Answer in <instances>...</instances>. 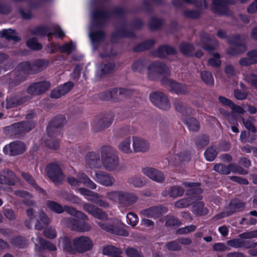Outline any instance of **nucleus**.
<instances>
[{
	"label": "nucleus",
	"mask_w": 257,
	"mask_h": 257,
	"mask_svg": "<svg viewBox=\"0 0 257 257\" xmlns=\"http://www.w3.org/2000/svg\"><path fill=\"white\" fill-rule=\"evenodd\" d=\"M148 70V78L150 80H157L163 76L161 79V82L164 85H168L170 87V91L182 95H186L188 93L187 85L168 78L170 76V71L165 63L156 61L150 65Z\"/></svg>",
	"instance_id": "1"
},
{
	"label": "nucleus",
	"mask_w": 257,
	"mask_h": 257,
	"mask_svg": "<svg viewBox=\"0 0 257 257\" xmlns=\"http://www.w3.org/2000/svg\"><path fill=\"white\" fill-rule=\"evenodd\" d=\"M66 123V117L63 114H58L50 121L46 128L49 138L45 142L47 147L54 150L59 149V139L62 137V128Z\"/></svg>",
	"instance_id": "2"
},
{
	"label": "nucleus",
	"mask_w": 257,
	"mask_h": 257,
	"mask_svg": "<svg viewBox=\"0 0 257 257\" xmlns=\"http://www.w3.org/2000/svg\"><path fill=\"white\" fill-rule=\"evenodd\" d=\"M217 36L220 39H226L227 43L230 46L226 50L227 54L229 55L235 56L243 53L247 50L244 39L242 38L241 34H236L227 36L224 31L219 30L217 33Z\"/></svg>",
	"instance_id": "3"
},
{
	"label": "nucleus",
	"mask_w": 257,
	"mask_h": 257,
	"mask_svg": "<svg viewBox=\"0 0 257 257\" xmlns=\"http://www.w3.org/2000/svg\"><path fill=\"white\" fill-rule=\"evenodd\" d=\"M126 12L121 7H116L111 12L103 9H96L92 12V17L94 24L97 27L104 26L112 15L120 19H124Z\"/></svg>",
	"instance_id": "4"
},
{
	"label": "nucleus",
	"mask_w": 257,
	"mask_h": 257,
	"mask_svg": "<svg viewBox=\"0 0 257 257\" xmlns=\"http://www.w3.org/2000/svg\"><path fill=\"white\" fill-rule=\"evenodd\" d=\"M101 160L105 168L109 171L115 169L118 165L119 160L116 152L110 146L102 147Z\"/></svg>",
	"instance_id": "5"
},
{
	"label": "nucleus",
	"mask_w": 257,
	"mask_h": 257,
	"mask_svg": "<svg viewBox=\"0 0 257 257\" xmlns=\"http://www.w3.org/2000/svg\"><path fill=\"white\" fill-rule=\"evenodd\" d=\"M109 199L117 200L119 204L123 207H129L135 203L138 197L134 193L123 191H112L107 194Z\"/></svg>",
	"instance_id": "6"
},
{
	"label": "nucleus",
	"mask_w": 257,
	"mask_h": 257,
	"mask_svg": "<svg viewBox=\"0 0 257 257\" xmlns=\"http://www.w3.org/2000/svg\"><path fill=\"white\" fill-rule=\"evenodd\" d=\"M34 126L35 124L33 121L25 120L14 123L6 127V128L8 130L11 136L18 138L30 131Z\"/></svg>",
	"instance_id": "7"
},
{
	"label": "nucleus",
	"mask_w": 257,
	"mask_h": 257,
	"mask_svg": "<svg viewBox=\"0 0 257 257\" xmlns=\"http://www.w3.org/2000/svg\"><path fill=\"white\" fill-rule=\"evenodd\" d=\"M114 115L112 113L101 114L97 115L92 123V127L96 132L108 127L112 123Z\"/></svg>",
	"instance_id": "8"
},
{
	"label": "nucleus",
	"mask_w": 257,
	"mask_h": 257,
	"mask_svg": "<svg viewBox=\"0 0 257 257\" xmlns=\"http://www.w3.org/2000/svg\"><path fill=\"white\" fill-rule=\"evenodd\" d=\"M45 171L48 177L54 183L61 182L64 178V174L58 162L47 164Z\"/></svg>",
	"instance_id": "9"
},
{
	"label": "nucleus",
	"mask_w": 257,
	"mask_h": 257,
	"mask_svg": "<svg viewBox=\"0 0 257 257\" xmlns=\"http://www.w3.org/2000/svg\"><path fill=\"white\" fill-rule=\"evenodd\" d=\"M26 151L25 143L20 141H15L5 145L3 149L5 155L16 156L23 154Z\"/></svg>",
	"instance_id": "10"
},
{
	"label": "nucleus",
	"mask_w": 257,
	"mask_h": 257,
	"mask_svg": "<svg viewBox=\"0 0 257 257\" xmlns=\"http://www.w3.org/2000/svg\"><path fill=\"white\" fill-rule=\"evenodd\" d=\"M150 98L152 103L161 109L168 110L171 107L169 99L163 92H152L150 94Z\"/></svg>",
	"instance_id": "11"
},
{
	"label": "nucleus",
	"mask_w": 257,
	"mask_h": 257,
	"mask_svg": "<svg viewBox=\"0 0 257 257\" xmlns=\"http://www.w3.org/2000/svg\"><path fill=\"white\" fill-rule=\"evenodd\" d=\"M88 220L86 218H70L68 220V225L72 230L79 232H85L89 231L91 226L87 222Z\"/></svg>",
	"instance_id": "12"
},
{
	"label": "nucleus",
	"mask_w": 257,
	"mask_h": 257,
	"mask_svg": "<svg viewBox=\"0 0 257 257\" xmlns=\"http://www.w3.org/2000/svg\"><path fill=\"white\" fill-rule=\"evenodd\" d=\"M92 241L87 236H81L76 237L73 240L75 250L79 253H83L91 249Z\"/></svg>",
	"instance_id": "13"
},
{
	"label": "nucleus",
	"mask_w": 257,
	"mask_h": 257,
	"mask_svg": "<svg viewBox=\"0 0 257 257\" xmlns=\"http://www.w3.org/2000/svg\"><path fill=\"white\" fill-rule=\"evenodd\" d=\"M51 86L48 81H41L31 83L27 89V92L32 95H40L47 91Z\"/></svg>",
	"instance_id": "14"
},
{
	"label": "nucleus",
	"mask_w": 257,
	"mask_h": 257,
	"mask_svg": "<svg viewBox=\"0 0 257 257\" xmlns=\"http://www.w3.org/2000/svg\"><path fill=\"white\" fill-rule=\"evenodd\" d=\"M200 39L202 48L209 53L213 52L218 47V42L215 39H212L206 33H201Z\"/></svg>",
	"instance_id": "15"
},
{
	"label": "nucleus",
	"mask_w": 257,
	"mask_h": 257,
	"mask_svg": "<svg viewBox=\"0 0 257 257\" xmlns=\"http://www.w3.org/2000/svg\"><path fill=\"white\" fill-rule=\"evenodd\" d=\"M235 3V0H212L211 10L215 14L223 15L228 10V5Z\"/></svg>",
	"instance_id": "16"
},
{
	"label": "nucleus",
	"mask_w": 257,
	"mask_h": 257,
	"mask_svg": "<svg viewBox=\"0 0 257 257\" xmlns=\"http://www.w3.org/2000/svg\"><path fill=\"white\" fill-rule=\"evenodd\" d=\"M73 87V82L68 81L53 89L50 92V97L52 98H59L70 91Z\"/></svg>",
	"instance_id": "17"
},
{
	"label": "nucleus",
	"mask_w": 257,
	"mask_h": 257,
	"mask_svg": "<svg viewBox=\"0 0 257 257\" xmlns=\"http://www.w3.org/2000/svg\"><path fill=\"white\" fill-rule=\"evenodd\" d=\"M176 54V49L173 47L168 45H160L157 49L151 52L152 55L160 58H164L167 56L173 55Z\"/></svg>",
	"instance_id": "18"
},
{
	"label": "nucleus",
	"mask_w": 257,
	"mask_h": 257,
	"mask_svg": "<svg viewBox=\"0 0 257 257\" xmlns=\"http://www.w3.org/2000/svg\"><path fill=\"white\" fill-rule=\"evenodd\" d=\"M143 173L149 178L158 183H163L165 177L164 173L154 168L145 167L142 169Z\"/></svg>",
	"instance_id": "19"
},
{
	"label": "nucleus",
	"mask_w": 257,
	"mask_h": 257,
	"mask_svg": "<svg viewBox=\"0 0 257 257\" xmlns=\"http://www.w3.org/2000/svg\"><path fill=\"white\" fill-rule=\"evenodd\" d=\"M95 177V181L102 185L108 187L112 186L114 183V178L104 171H96Z\"/></svg>",
	"instance_id": "20"
},
{
	"label": "nucleus",
	"mask_w": 257,
	"mask_h": 257,
	"mask_svg": "<svg viewBox=\"0 0 257 257\" xmlns=\"http://www.w3.org/2000/svg\"><path fill=\"white\" fill-rule=\"evenodd\" d=\"M98 225L102 229L112 234L123 236H127L128 235V232L127 230L112 224L106 222H98Z\"/></svg>",
	"instance_id": "21"
},
{
	"label": "nucleus",
	"mask_w": 257,
	"mask_h": 257,
	"mask_svg": "<svg viewBox=\"0 0 257 257\" xmlns=\"http://www.w3.org/2000/svg\"><path fill=\"white\" fill-rule=\"evenodd\" d=\"M245 206V203L238 199L231 200L228 205L225 207L226 213L227 216H230L237 211L243 210Z\"/></svg>",
	"instance_id": "22"
},
{
	"label": "nucleus",
	"mask_w": 257,
	"mask_h": 257,
	"mask_svg": "<svg viewBox=\"0 0 257 257\" xmlns=\"http://www.w3.org/2000/svg\"><path fill=\"white\" fill-rule=\"evenodd\" d=\"M29 99L28 96L7 97L6 99V107L7 109L16 107L27 102Z\"/></svg>",
	"instance_id": "23"
},
{
	"label": "nucleus",
	"mask_w": 257,
	"mask_h": 257,
	"mask_svg": "<svg viewBox=\"0 0 257 257\" xmlns=\"http://www.w3.org/2000/svg\"><path fill=\"white\" fill-rule=\"evenodd\" d=\"M125 25V22H124L121 28L117 29L111 34L112 41L120 38H134L136 37L135 33L126 29Z\"/></svg>",
	"instance_id": "24"
},
{
	"label": "nucleus",
	"mask_w": 257,
	"mask_h": 257,
	"mask_svg": "<svg viewBox=\"0 0 257 257\" xmlns=\"http://www.w3.org/2000/svg\"><path fill=\"white\" fill-rule=\"evenodd\" d=\"M152 62L147 66L148 60L146 58H140L135 61L132 65V69L134 72L143 73L146 70V68L148 70V67L150 66ZM149 75V70H148V75Z\"/></svg>",
	"instance_id": "25"
},
{
	"label": "nucleus",
	"mask_w": 257,
	"mask_h": 257,
	"mask_svg": "<svg viewBox=\"0 0 257 257\" xmlns=\"http://www.w3.org/2000/svg\"><path fill=\"white\" fill-rule=\"evenodd\" d=\"M99 98L103 101L112 100L114 101H117L119 99L118 97V88H113L109 90L102 92L99 94Z\"/></svg>",
	"instance_id": "26"
},
{
	"label": "nucleus",
	"mask_w": 257,
	"mask_h": 257,
	"mask_svg": "<svg viewBox=\"0 0 257 257\" xmlns=\"http://www.w3.org/2000/svg\"><path fill=\"white\" fill-rule=\"evenodd\" d=\"M133 146L135 152H145L149 148L148 142L138 137H133Z\"/></svg>",
	"instance_id": "27"
},
{
	"label": "nucleus",
	"mask_w": 257,
	"mask_h": 257,
	"mask_svg": "<svg viewBox=\"0 0 257 257\" xmlns=\"http://www.w3.org/2000/svg\"><path fill=\"white\" fill-rule=\"evenodd\" d=\"M49 63V60L46 59H38L32 62L33 74H37L45 69Z\"/></svg>",
	"instance_id": "28"
},
{
	"label": "nucleus",
	"mask_w": 257,
	"mask_h": 257,
	"mask_svg": "<svg viewBox=\"0 0 257 257\" xmlns=\"http://www.w3.org/2000/svg\"><path fill=\"white\" fill-rule=\"evenodd\" d=\"M86 160L90 168H98L100 167V156L98 153H89L86 156Z\"/></svg>",
	"instance_id": "29"
},
{
	"label": "nucleus",
	"mask_w": 257,
	"mask_h": 257,
	"mask_svg": "<svg viewBox=\"0 0 257 257\" xmlns=\"http://www.w3.org/2000/svg\"><path fill=\"white\" fill-rule=\"evenodd\" d=\"M6 173L8 176L0 174V184L9 186H14L16 184V175L13 171L7 170Z\"/></svg>",
	"instance_id": "30"
},
{
	"label": "nucleus",
	"mask_w": 257,
	"mask_h": 257,
	"mask_svg": "<svg viewBox=\"0 0 257 257\" xmlns=\"http://www.w3.org/2000/svg\"><path fill=\"white\" fill-rule=\"evenodd\" d=\"M182 121L187 126L190 131L193 132H197L200 128V123L199 121L193 117H185L183 116L181 117Z\"/></svg>",
	"instance_id": "31"
},
{
	"label": "nucleus",
	"mask_w": 257,
	"mask_h": 257,
	"mask_svg": "<svg viewBox=\"0 0 257 257\" xmlns=\"http://www.w3.org/2000/svg\"><path fill=\"white\" fill-rule=\"evenodd\" d=\"M155 42L153 39H147L134 47L133 48V51L134 52L139 53L149 50L153 47Z\"/></svg>",
	"instance_id": "32"
},
{
	"label": "nucleus",
	"mask_w": 257,
	"mask_h": 257,
	"mask_svg": "<svg viewBox=\"0 0 257 257\" xmlns=\"http://www.w3.org/2000/svg\"><path fill=\"white\" fill-rule=\"evenodd\" d=\"M21 175L23 178L27 183L32 186L36 190L42 194L43 195H46L47 193L46 191L37 185L36 181L32 175L26 172H23Z\"/></svg>",
	"instance_id": "33"
},
{
	"label": "nucleus",
	"mask_w": 257,
	"mask_h": 257,
	"mask_svg": "<svg viewBox=\"0 0 257 257\" xmlns=\"http://www.w3.org/2000/svg\"><path fill=\"white\" fill-rule=\"evenodd\" d=\"M141 214L148 218H156L161 214V206H153L143 210Z\"/></svg>",
	"instance_id": "34"
},
{
	"label": "nucleus",
	"mask_w": 257,
	"mask_h": 257,
	"mask_svg": "<svg viewBox=\"0 0 257 257\" xmlns=\"http://www.w3.org/2000/svg\"><path fill=\"white\" fill-rule=\"evenodd\" d=\"M50 223V220L47 215L44 212H41L39 214V218L37 220L35 224V228L41 230L46 227Z\"/></svg>",
	"instance_id": "35"
},
{
	"label": "nucleus",
	"mask_w": 257,
	"mask_h": 257,
	"mask_svg": "<svg viewBox=\"0 0 257 257\" xmlns=\"http://www.w3.org/2000/svg\"><path fill=\"white\" fill-rule=\"evenodd\" d=\"M180 52L185 56L193 57L195 51L194 46L189 42H183L179 46Z\"/></svg>",
	"instance_id": "36"
},
{
	"label": "nucleus",
	"mask_w": 257,
	"mask_h": 257,
	"mask_svg": "<svg viewBox=\"0 0 257 257\" xmlns=\"http://www.w3.org/2000/svg\"><path fill=\"white\" fill-rule=\"evenodd\" d=\"M164 23L165 20L164 19L152 17L149 22V28L151 31H156L160 29L164 25Z\"/></svg>",
	"instance_id": "37"
},
{
	"label": "nucleus",
	"mask_w": 257,
	"mask_h": 257,
	"mask_svg": "<svg viewBox=\"0 0 257 257\" xmlns=\"http://www.w3.org/2000/svg\"><path fill=\"white\" fill-rule=\"evenodd\" d=\"M192 212L196 216H201L207 214V209L204 207L203 202L199 201L192 206Z\"/></svg>",
	"instance_id": "38"
},
{
	"label": "nucleus",
	"mask_w": 257,
	"mask_h": 257,
	"mask_svg": "<svg viewBox=\"0 0 257 257\" xmlns=\"http://www.w3.org/2000/svg\"><path fill=\"white\" fill-rule=\"evenodd\" d=\"M0 34L2 37L5 38L9 41L12 40L18 42L21 40L20 37L16 34V32L14 30H3L2 31H0Z\"/></svg>",
	"instance_id": "39"
},
{
	"label": "nucleus",
	"mask_w": 257,
	"mask_h": 257,
	"mask_svg": "<svg viewBox=\"0 0 257 257\" xmlns=\"http://www.w3.org/2000/svg\"><path fill=\"white\" fill-rule=\"evenodd\" d=\"M11 244L14 246L23 249L28 245V242L25 237L21 235H17L12 237Z\"/></svg>",
	"instance_id": "40"
},
{
	"label": "nucleus",
	"mask_w": 257,
	"mask_h": 257,
	"mask_svg": "<svg viewBox=\"0 0 257 257\" xmlns=\"http://www.w3.org/2000/svg\"><path fill=\"white\" fill-rule=\"evenodd\" d=\"M89 36L92 42L95 43L103 41L105 38L106 34L103 30H97L91 32Z\"/></svg>",
	"instance_id": "41"
},
{
	"label": "nucleus",
	"mask_w": 257,
	"mask_h": 257,
	"mask_svg": "<svg viewBox=\"0 0 257 257\" xmlns=\"http://www.w3.org/2000/svg\"><path fill=\"white\" fill-rule=\"evenodd\" d=\"M200 77L202 81L206 85L213 86L214 84V80L211 72L203 70L200 73Z\"/></svg>",
	"instance_id": "42"
},
{
	"label": "nucleus",
	"mask_w": 257,
	"mask_h": 257,
	"mask_svg": "<svg viewBox=\"0 0 257 257\" xmlns=\"http://www.w3.org/2000/svg\"><path fill=\"white\" fill-rule=\"evenodd\" d=\"M78 179L81 180V183L91 189H95L97 185L85 174L79 173L77 175Z\"/></svg>",
	"instance_id": "43"
},
{
	"label": "nucleus",
	"mask_w": 257,
	"mask_h": 257,
	"mask_svg": "<svg viewBox=\"0 0 257 257\" xmlns=\"http://www.w3.org/2000/svg\"><path fill=\"white\" fill-rule=\"evenodd\" d=\"M122 252L121 249L112 245H107L103 247L102 253L105 255H114L120 254Z\"/></svg>",
	"instance_id": "44"
},
{
	"label": "nucleus",
	"mask_w": 257,
	"mask_h": 257,
	"mask_svg": "<svg viewBox=\"0 0 257 257\" xmlns=\"http://www.w3.org/2000/svg\"><path fill=\"white\" fill-rule=\"evenodd\" d=\"M46 206L49 209L57 214H61L64 212V207L54 201H47Z\"/></svg>",
	"instance_id": "45"
},
{
	"label": "nucleus",
	"mask_w": 257,
	"mask_h": 257,
	"mask_svg": "<svg viewBox=\"0 0 257 257\" xmlns=\"http://www.w3.org/2000/svg\"><path fill=\"white\" fill-rule=\"evenodd\" d=\"M62 243L63 250L65 252L72 254L75 252V248H73L71 238L67 236L62 238Z\"/></svg>",
	"instance_id": "46"
},
{
	"label": "nucleus",
	"mask_w": 257,
	"mask_h": 257,
	"mask_svg": "<svg viewBox=\"0 0 257 257\" xmlns=\"http://www.w3.org/2000/svg\"><path fill=\"white\" fill-rule=\"evenodd\" d=\"M194 142L197 148H203L209 143V138L206 135H201L195 138Z\"/></svg>",
	"instance_id": "47"
},
{
	"label": "nucleus",
	"mask_w": 257,
	"mask_h": 257,
	"mask_svg": "<svg viewBox=\"0 0 257 257\" xmlns=\"http://www.w3.org/2000/svg\"><path fill=\"white\" fill-rule=\"evenodd\" d=\"M115 67L114 63H107L106 64L101 63L99 66L100 76L110 74L114 70Z\"/></svg>",
	"instance_id": "48"
},
{
	"label": "nucleus",
	"mask_w": 257,
	"mask_h": 257,
	"mask_svg": "<svg viewBox=\"0 0 257 257\" xmlns=\"http://www.w3.org/2000/svg\"><path fill=\"white\" fill-rule=\"evenodd\" d=\"M173 104L176 110L182 114L181 117L183 116L185 117L188 113V109L186 105L179 99L175 100Z\"/></svg>",
	"instance_id": "49"
},
{
	"label": "nucleus",
	"mask_w": 257,
	"mask_h": 257,
	"mask_svg": "<svg viewBox=\"0 0 257 257\" xmlns=\"http://www.w3.org/2000/svg\"><path fill=\"white\" fill-rule=\"evenodd\" d=\"M40 248L42 250H48L49 251H55L57 249L56 245L53 243L42 238H39Z\"/></svg>",
	"instance_id": "50"
},
{
	"label": "nucleus",
	"mask_w": 257,
	"mask_h": 257,
	"mask_svg": "<svg viewBox=\"0 0 257 257\" xmlns=\"http://www.w3.org/2000/svg\"><path fill=\"white\" fill-rule=\"evenodd\" d=\"M217 154L218 152L216 151L215 148L212 146H210L208 147L204 153L206 160L209 162L214 161Z\"/></svg>",
	"instance_id": "51"
},
{
	"label": "nucleus",
	"mask_w": 257,
	"mask_h": 257,
	"mask_svg": "<svg viewBox=\"0 0 257 257\" xmlns=\"http://www.w3.org/2000/svg\"><path fill=\"white\" fill-rule=\"evenodd\" d=\"M18 67L20 70L26 74H33L32 63L29 61H23L19 63Z\"/></svg>",
	"instance_id": "52"
},
{
	"label": "nucleus",
	"mask_w": 257,
	"mask_h": 257,
	"mask_svg": "<svg viewBox=\"0 0 257 257\" xmlns=\"http://www.w3.org/2000/svg\"><path fill=\"white\" fill-rule=\"evenodd\" d=\"M64 211L75 216L76 218H86V215L81 211L76 210L74 207L68 205L64 206Z\"/></svg>",
	"instance_id": "53"
},
{
	"label": "nucleus",
	"mask_w": 257,
	"mask_h": 257,
	"mask_svg": "<svg viewBox=\"0 0 257 257\" xmlns=\"http://www.w3.org/2000/svg\"><path fill=\"white\" fill-rule=\"evenodd\" d=\"M213 170L220 174L224 175H228L232 171V168L223 164H216L213 167Z\"/></svg>",
	"instance_id": "54"
},
{
	"label": "nucleus",
	"mask_w": 257,
	"mask_h": 257,
	"mask_svg": "<svg viewBox=\"0 0 257 257\" xmlns=\"http://www.w3.org/2000/svg\"><path fill=\"white\" fill-rule=\"evenodd\" d=\"M51 29L48 26H39L36 27L33 33L36 35H39L41 36H47L49 38V33H50L49 31Z\"/></svg>",
	"instance_id": "55"
},
{
	"label": "nucleus",
	"mask_w": 257,
	"mask_h": 257,
	"mask_svg": "<svg viewBox=\"0 0 257 257\" xmlns=\"http://www.w3.org/2000/svg\"><path fill=\"white\" fill-rule=\"evenodd\" d=\"M212 54V52L210 53ZM213 57L210 58L208 60V63L209 65L214 68H219L221 65V61L220 60V55L218 53L213 54Z\"/></svg>",
	"instance_id": "56"
},
{
	"label": "nucleus",
	"mask_w": 257,
	"mask_h": 257,
	"mask_svg": "<svg viewBox=\"0 0 257 257\" xmlns=\"http://www.w3.org/2000/svg\"><path fill=\"white\" fill-rule=\"evenodd\" d=\"M184 193V189L181 186L177 185H173L170 188V197L176 198L180 197L183 195Z\"/></svg>",
	"instance_id": "57"
},
{
	"label": "nucleus",
	"mask_w": 257,
	"mask_h": 257,
	"mask_svg": "<svg viewBox=\"0 0 257 257\" xmlns=\"http://www.w3.org/2000/svg\"><path fill=\"white\" fill-rule=\"evenodd\" d=\"M26 45L34 50H40L42 48V45L38 42V40L36 38L28 39L26 42Z\"/></svg>",
	"instance_id": "58"
},
{
	"label": "nucleus",
	"mask_w": 257,
	"mask_h": 257,
	"mask_svg": "<svg viewBox=\"0 0 257 257\" xmlns=\"http://www.w3.org/2000/svg\"><path fill=\"white\" fill-rule=\"evenodd\" d=\"M76 49L75 45L72 41L65 43L64 44L60 46L59 50L64 53H67L68 54L71 53Z\"/></svg>",
	"instance_id": "59"
},
{
	"label": "nucleus",
	"mask_w": 257,
	"mask_h": 257,
	"mask_svg": "<svg viewBox=\"0 0 257 257\" xmlns=\"http://www.w3.org/2000/svg\"><path fill=\"white\" fill-rule=\"evenodd\" d=\"M131 139L127 138L122 141L119 145V149L123 153L128 154L132 151L131 149Z\"/></svg>",
	"instance_id": "60"
},
{
	"label": "nucleus",
	"mask_w": 257,
	"mask_h": 257,
	"mask_svg": "<svg viewBox=\"0 0 257 257\" xmlns=\"http://www.w3.org/2000/svg\"><path fill=\"white\" fill-rule=\"evenodd\" d=\"M183 13L184 17L186 18L197 19L200 17L202 12L195 10H186Z\"/></svg>",
	"instance_id": "61"
},
{
	"label": "nucleus",
	"mask_w": 257,
	"mask_h": 257,
	"mask_svg": "<svg viewBox=\"0 0 257 257\" xmlns=\"http://www.w3.org/2000/svg\"><path fill=\"white\" fill-rule=\"evenodd\" d=\"M175 159L178 160L180 163L188 162L191 159V154L189 151H184L175 155Z\"/></svg>",
	"instance_id": "62"
},
{
	"label": "nucleus",
	"mask_w": 257,
	"mask_h": 257,
	"mask_svg": "<svg viewBox=\"0 0 257 257\" xmlns=\"http://www.w3.org/2000/svg\"><path fill=\"white\" fill-rule=\"evenodd\" d=\"M128 182L135 187H142L145 184V182L141 176H135L129 178Z\"/></svg>",
	"instance_id": "63"
},
{
	"label": "nucleus",
	"mask_w": 257,
	"mask_h": 257,
	"mask_svg": "<svg viewBox=\"0 0 257 257\" xmlns=\"http://www.w3.org/2000/svg\"><path fill=\"white\" fill-rule=\"evenodd\" d=\"M125 253L128 257H144L141 251L133 247H128L125 250Z\"/></svg>",
	"instance_id": "64"
}]
</instances>
